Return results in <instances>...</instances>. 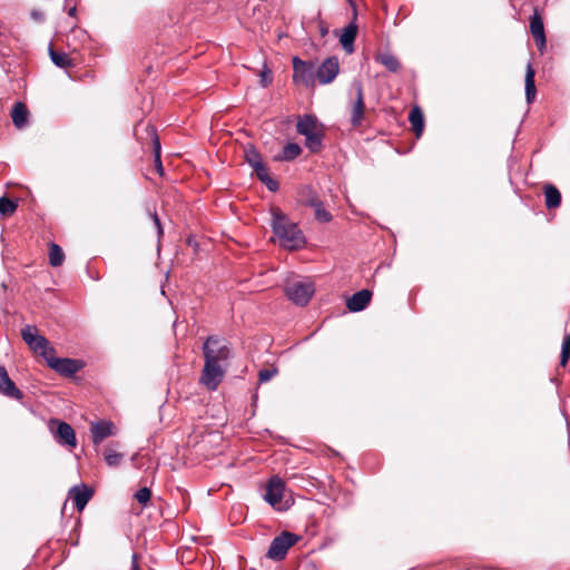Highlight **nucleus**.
<instances>
[{
  "label": "nucleus",
  "instance_id": "obj_1",
  "mask_svg": "<svg viewBox=\"0 0 570 570\" xmlns=\"http://www.w3.org/2000/svg\"><path fill=\"white\" fill-rule=\"evenodd\" d=\"M203 354L205 365L200 382L208 390L215 391L225 375L232 350L224 337L212 335L203 344Z\"/></svg>",
  "mask_w": 570,
  "mask_h": 570
},
{
  "label": "nucleus",
  "instance_id": "obj_2",
  "mask_svg": "<svg viewBox=\"0 0 570 570\" xmlns=\"http://www.w3.org/2000/svg\"><path fill=\"white\" fill-rule=\"evenodd\" d=\"M272 229L279 245L287 249H297L305 244V238L297 227L278 208L272 209Z\"/></svg>",
  "mask_w": 570,
  "mask_h": 570
},
{
  "label": "nucleus",
  "instance_id": "obj_3",
  "mask_svg": "<svg viewBox=\"0 0 570 570\" xmlns=\"http://www.w3.org/2000/svg\"><path fill=\"white\" fill-rule=\"evenodd\" d=\"M296 129L298 134L305 136L306 147L311 151L316 153L321 149L323 134L315 117L305 115L299 118Z\"/></svg>",
  "mask_w": 570,
  "mask_h": 570
},
{
  "label": "nucleus",
  "instance_id": "obj_4",
  "mask_svg": "<svg viewBox=\"0 0 570 570\" xmlns=\"http://www.w3.org/2000/svg\"><path fill=\"white\" fill-rule=\"evenodd\" d=\"M22 340L35 353L41 355L46 361L51 354H56V350L50 342L38 333L36 326L26 325L21 330Z\"/></svg>",
  "mask_w": 570,
  "mask_h": 570
},
{
  "label": "nucleus",
  "instance_id": "obj_5",
  "mask_svg": "<svg viewBox=\"0 0 570 570\" xmlns=\"http://www.w3.org/2000/svg\"><path fill=\"white\" fill-rule=\"evenodd\" d=\"M285 295L289 301L299 306H305L312 298L315 287L308 279H293L285 285Z\"/></svg>",
  "mask_w": 570,
  "mask_h": 570
},
{
  "label": "nucleus",
  "instance_id": "obj_6",
  "mask_svg": "<svg viewBox=\"0 0 570 570\" xmlns=\"http://www.w3.org/2000/svg\"><path fill=\"white\" fill-rule=\"evenodd\" d=\"M298 540L294 533L284 531L275 537L266 552V557L271 560L279 561L285 558L289 548H292Z\"/></svg>",
  "mask_w": 570,
  "mask_h": 570
},
{
  "label": "nucleus",
  "instance_id": "obj_7",
  "mask_svg": "<svg viewBox=\"0 0 570 570\" xmlns=\"http://www.w3.org/2000/svg\"><path fill=\"white\" fill-rule=\"evenodd\" d=\"M293 80L306 87L314 86L316 79V66L312 61H304L298 57L293 58Z\"/></svg>",
  "mask_w": 570,
  "mask_h": 570
},
{
  "label": "nucleus",
  "instance_id": "obj_8",
  "mask_svg": "<svg viewBox=\"0 0 570 570\" xmlns=\"http://www.w3.org/2000/svg\"><path fill=\"white\" fill-rule=\"evenodd\" d=\"M285 493V483L279 476H272L266 485L264 499L278 510L286 509L282 505V500Z\"/></svg>",
  "mask_w": 570,
  "mask_h": 570
},
{
  "label": "nucleus",
  "instance_id": "obj_9",
  "mask_svg": "<svg viewBox=\"0 0 570 570\" xmlns=\"http://www.w3.org/2000/svg\"><path fill=\"white\" fill-rule=\"evenodd\" d=\"M50 430L52 431V426L57 425V430L53 434L55 440L63 446H69L71 449L76 448L77 445V439L76 433L70 424L58 421V420H51L50 421Z\"/></svg>",
  "mask_w": 570,
  "mask_h": 570
},
{
  "label": "nucleus",
  "instance_id": "obj_10",
  "mask_svg": "<svg viewBox=\"0 0 570 570\" xmlns=\"http://www.w3.org/2000/svg\"><path fill=\"white\" fill-rule=\"evenodd\" d=\"M47 364L49 367L55 370L57 373L66 376L73 375L80 368L79 362L72 358L56 357V354H51L47 357Z\"/></svg>",
  "mask_w": 570,
  "mask_h": 570
},
{
  "label": "nucleus",
  "instance_id": "obj_11",
  "mask_svg": "<svg viewBox=\"0 0 570 570\" xmlns=\"http://www.w3.org/2000/svg\"><path fill=\"white\" fill-rule=\"evenodd\" d=\"M340 71L338 60L335 57L325 59L321 66L316 67V78L322 85L331 83Z\"/></svg>",
  "mask_w": 570,
  "mask_h": 570
},
{
  "label": "nucleus",
  "instance_id": "obj_12",
  "mask_svg": "<svg viewBox=\"0 0 570 570\" xmlns=\"http://www.w3.org/2000/svg\"><path fill=\"white\" fill-rule=\"evenodd\" d=\"M353 88L355 89L356 98L351 111V124L354 127H357L362 122L365 105L361 82H354Z\"/></svg>",
  "mask_w": 570,
  "mask_h": 570
},
{
  "label": "nucleus",
  "instance_id": "obj_13",
  "mask_svg": "<svg viewBox=\"0 0 570 570\" xmlns=\"http://www.w3.org/2000/svg\"><path fill=\"white\" fill-rule=\"evenodd\" d=\"M92 442L98 445L108 436L115 435V425L109 421L92 422L90 424Z\"/></svg>",
  "mask_w": 570,
  "mask_h": 570
},
{
  "label": "nucleus",
  "instance_id": "obj_14",
  "mask_svg": "<svg viewBox=\"0 0 570 570\" xmlns=\"http://www.w3.org/2000/svg\"><path fill=\"white\" fill-rule=\"evenodd\" d=\"M0 393L16 400H21L23 394L10 379L4 366L0 365Z\"/></svg>",
  "mask_w": 570,
  "mask_h": 570
},
{
  "label": "nucleus",
  "instance_id": "obj_15",
  "mask_svg": "<svg viewBox=\"0 0 570 570\" xmlns=\"http://www.w3.org/2000/svg\"><path fill=\"white\" fill-rule=\"evenodd\" d=\"M92 494L94 491L86 484L75 485L69 490V498L73 500L78 511H82L85 509Z\"/></svg>",
  "mask_w": 570,
  "mask_h": 570
},
{
  "label": "nucleus",
  "instance_id": "obj_16",
  "mask_svg": "<svg viewBox=\"0 0 570 570\" xmlns=\"http://www.w3.org/2000/svg\"><path fill=\"white\" fill-rule=\"evenodd\" d=\"M371 297L372 293L368 289L356 292L347 298L346 307L350 312H361L370 304Z\"/></svg>",
  "mask_w": 570,
  "mask_h": 570
},
{
  "label": "nucleus",
  "instance_id": "obj_17",
  "mask_svg": "<svg viewBox=\"0 0 570 570\" xmlns=\"http://www.w3.org/2000/svg\"><path fill=\"white\" fill-rule=\"evenodd\" d=\"M530 31H531L539 49L543 48L546 46L544 27H543L542 18L538 13V10H534V13L530 19Z\"/></svg>",
  "mask_w": 570,
  "mask_h": 570
},
{
  "label": "nucleus",
  "instance_id": "obj_18",
  "mask_svg": "<svg viewBox=\"0 0 570 570\" xmlns=\"http://www.w3.org/2000/svg\"><path fill=\"white\" fill-rule=\"evenodd\" d=\"M357 33V26L355 22H351L346 26L340 37V42L343 49L347 53H352L354 51V40Z\"/></svg>",
  "mask_w": 570,
  "mask_h": 570
},
{
  "label": "nucleus",
  "instance_id": "obj_19",
  "mask_svg": "<svg viewBox=\"0 0 570 570\" xmlns=\"http://www.w3.org/2000/svg\"><path fill=\"white\" fill-rule=\"evenodd\" d=\"M28 109L23 102H16L11 110V118L13 125L21 129L23 128L28 122Z\"/></svg>",
  "mask_w": 570,
  "mask_h": 570
},
{
  "label": "nucleus",
  "instance_id": "obj_20",
  "mask_svg": "<svg viewBox=\"0 0 570 570\" xmlns=\"http://www.w3.org/2000/svg\"><path fill=\"white\" fill-rule=\"evenodd\" d=\"M543 194L548 209L558 208L561 205V193L554 185L547 184L543 188Z\"/></svg>",
  "mask_w": 570,
  "mask_h": 570
},
{
  "label": "nucleus",
  "instance_id": "obj_21",
  "mask_svg": "<svg viewBox=\"0 0 570 570\" xmlns=\"http://www.w3.org/2000/svg\"><path fill=\"white\" fill-rule=\"evenodd\" d=\"M409 121L412 126L413 131L419 138L424 130V116L420 107L414 106L409 115Z\"/></svg>",
  "mask_w": 570,
  "mask_h": 570
},
{
  "label": "nucleus",
  "instance_id": "obj_22",
  "mask_svg": "<svg viewBox=\"0 0 570 570\" xmlns=\"http://www.w3.org/2000/svg\"><path fill=\"white\" fill-rule=\"evenodd\" d=\"M534 76H535V71H534L532 65L529 62L527 66L525 79H524L525 98H527L528 104H531L533 101V99L535 98V94H537V89H535V85H534Z\"/></svg>",
  "mask_w": 570,
  "mask_h": 570
},
{
  "label": "nucleus",
  "instance_id": "obj_23",
  "mask_svg": "<svg viewBox=\"0 0 570 570\" xmlns=\"http://www.w3.org/2000/svg\"><path fill=\"white\" fill-rule=\"evenodd\" d=\"M302 153V148L296 142H288L284 146L282 153L275 157L279 161H289L295 159Z\"/></svg>",
  "mask_w": 570,
  "mask_h": 570
},
{
  "label": "nucleus",
  "instance_id": "obj_24",
  "mask_svg": "<svg viewBox=\"0 0 570 570\" xmlns=\"http://www.w3.org/2000/svg\"><path fill=\"white\" fill-rule=\"evenodd\" d=\"M376 60L391 72H396L400 69V62L397 58L390 52H383L379 55Z\"/></svg>",
  "mask_w": 570,
  "mask_h": 570
},
{
  "label": "nucleus",
  "instance_id": "obj_25",
  "mask_svg": "<svg viewBox=\"0 0 570 570\" xmlns=\"http://www.w3.org/2000/svg\"><path fill=\"white\" fill-rule=\"evenodd\" d=\"M104 458L108 466H118L124 458L122 453L117 452L111 445H108L104 452Z\"/></svg>",
  "mask_w": 570,
  "mask_h": 570
},
{
  "label": "nucleus",
  "instance_id": "obj_26",
  "mask_svg": "<svg viewBox=\"0 0 570 570\" xmlns=\"http://www.w3.org/2000/svg\"><path fill=\"white\" fill-rule=\"evenodd\" d=\"M65 254L60 246L52 243L49 247V263L53 267H58L63 263Z\"/></svg>",
  "mask_w": 570,
  "mask_h": 570
},
{
  "label": "nucleus",
  "instance_id": "obj_27",
  "mask_svg": "<svg viewBox=\"0 0 570 570\" xmlns=\"http://www.w3.org/2000/svg\"><path fill=\"white\" fill-rule=\"evenodd\" d=\"M50 58H51L52 62L57 67H60V68H67V67H70L72 65L71 60H70V58L68 57L67 53H65V52H57V51H55L51 48H50Z\"/></svg>",
  "mask_w": 570,
  "mask_h": 570
},
{
  "label": "nucleus",
  "instance_id": "obj_28",
  "mask_svg": "<svg viewBox=\"0 0 570 570\" xmlns=\"http://www.w3.org/2000/svg\"><path fill=\"white\" fill-rule=\"evenodd\" d=\"M147 129H148L149 134L153 136V139H154L155 163H156L157 170L160 174H163L164 169H163V165H161V161H160V142H159V139L156 136V131H155L154 127H149L148 126Z\"/></svg>",
  "mask_w": 570,
  "mask_h": 570
},
{
  "label": "nucleus",
  "instance_id": "obj_29",
  "mask_svg": "<svg viewBox=\"0 0 570 570\" xmlns=\"http://www.w3.org/2000/svg\"><path fill=\"white\" fill-rule=\"evenodd\" d=\"M17 203L8 197H0V215L8 216L16 212Z\"/></svg>",
  "mask_w": 570,
  "mask_h": 570
},
{
  "label": "nucleus",
  "instance_id": "obj_30",
  "mask_svg": "<svg viewBox=\"0 0 570 570\" xmlns=\"http://www.w3.org/2000/svg\"><path fill=\"white\" fill-rule=\"evenodd\" d=\"M245 157L252 168L263 161L261 154L253 146H249L245 149Z\"/></svg>",
  "mask_w": 570,
  "mask_h": 570
},
{
  "label": "nucleus",
  "instance_id": "obj_31",
  "mask_svg": "<svg viewBox=\"0 0 570 570\" xmlns=\"http://www.w3.org/2000/svg\"><path fill=\"white\" fill-rule=\"evenodd\" d=\"M570 358V335H567L562 343L560 365L566 366Z\"/></svg>",
  "mask_w": 570,
  "mask_h": 570
},
{
  "label": "nucleus",
  "instance_id": "obj_32",
  "mask_svg": "<svg viewBox=\"0 0 570 570\" xmlns=\"http://www.w3.org/2000/svg\"><path fill=\"white\" fill-rule=\"evenodd\" d=\"M272 81H273L272 70L268 69L266 66H264V68L262 69L261 73H259V83L262 87H267L272 83Z\"/></svg>",
  "mask_w": 570,
  "mask_h": 570
},
{
  "label": "nucleus",
  "instance_id": "obj_33",
  "mask_svg": "<svg viewBox=\"0 0 570 570\" xmlns=\"http://www.w3.org/2000/svg\"><path fill=\"white\" fill-rule=\"evenodd\" d=\"M150 497H151V491L144 487L141 489H139L136 493H135V499L141 503V504H147V502H149L150 500Z\"/></svg>",
  "mask_w": 570,
  "mask_h": 570
},
{
  "label": "nucleus",
  "instance_id": "obj_34",
  "mask_svg": "<svg viewBox=\"0 0 570 570\" xmlns=\"http://www.w3.org/2000/svg\"><path fill=\"white\" fill-rule=\"evenodd\" d=\"M315 210V217L320 222L327 223L332 219L331 214L323 207V205L318 206Z\"/></svg>",
  "mask_w": 570,
  "mask_h": 570
},
{
  "label": "nucleus",
  "instance_id": "obj_35",
  "mask_svg": "<svg viewBox=\"0 0 570 570\" xmlns=\"http://www.w3.org/2000/svg\"><path fill=\"white\" fill-rule=\"evenodd\" d=\"M277 373V370L276 368H264V370H261L259 373H258V380L261 383H266L268 382L272 377L275 376V374Z\"/></svg>",
  "mask_w": 570,
  "mask_h": 570
},
{
  "label": "nucleus",
  "instance_id": "obj_36",
  "mask_svg": "<svg viewBox=\"0 0 570 570\" xmlns=\"http://www.w3.org/2000/svg\"><path fill=\"white\" fill-rule=\"evenodd\" d=\"M253 169H254L257 178L261 181L264 180V179H267V177L269 176L268 175V169H267L266 165L264 164V161H262L261 164L255 166Z\"/></svg>",
  "mask_w": 570,
  "mask_h": 570
},
{
  "label": "nucleus",
  "instance_id": "obj_37",
  "mask_svg": "<svg viewBox=\"0 0 570 570\" xmlns=\"http://www.w3.org/2000/svg\"><path fill=\"white\" fill-rule=\"evenodd\" d=\"M262 183H264L265 186L271 191H276L278 189V183L276 180L272 179L269 176L267 177V179L262 180Z\"/></svg>",
  "mask_w": 570,
  "mask_h": 570
},
{
  "label": "nucleus",
  "instance_id": "obj_38",
  "mask_svg": "<svg viewBox=\"0 0 570 570\" xmlns=\"http://www.w3.org/2000/svg\"><path fill=\"white\" fill-rule=\"evenodd\" d=\"M151 217H153V220H154L155 227H156V229H157L158 237H160V236L163 235L164 230H163V227H161V224H160L159 217H158V215H157L156 213H154V214L151 215Z\"/></svg>",
  "mask_w": 570,
  "mask_h": 570
},
{
  "label": "nucleus",
  "instance_id": "obj_39",
  "mask_svg": "<svg viewBox=\"0 0 570 570\" xmlns=\"http://www.w3.org/2000/svg\"><path fill=\"white\" fill-rule=\"evenodd\" d=\"M308 205L315 209V208H317L318 206H321L323 204H322V202L317 197L312 196L308 199Z\"/></svg>",
  "mask_w": 570,
  "mask_h": 570
},
{
  "label": "nucleus",
  "instance_id": "obj_40",
  "mask_svg": "<svg viewBox=\"0 0 570 570\" xmlns=\"http://www.w3.org/2000/svg\"><path fill=\"white\" fill-rule=\"evenodd\" d=\"M68 14L71 16V17H73L76 14V7L75 6L69 8Z\"/></svg>",
  "mask_w": 570,
  "mask_h": 570
},
{
  "label": "nucleus",
  "instance_id": "obj_41",
  "mask_svg": "<svg viewBox=\"0 0 570 570\" xmlns=\"http://www.w3.org/2000/svg\"><path fill=\"white\" fill-rule=\"evenodd\" d=\"M134 569H135V570H138L136 566H134Z\"/></svg>",
  "mask_w": 570,
  "mask_h": 570
}]
</instances>
